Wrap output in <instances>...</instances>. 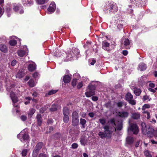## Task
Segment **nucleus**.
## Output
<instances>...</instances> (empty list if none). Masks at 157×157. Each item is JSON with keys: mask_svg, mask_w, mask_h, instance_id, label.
<instances>
[{"mask_svg": "<svg viewBox=\"0 0 157 157\" xmlns=\"http://www.w3.org/2000/svg\"><path fill=\"white\" fill-rule=\"evenodd\" d=\"M128 53V52L127 50H123L122 51V54L124 56L127 55Z\"/></svg>", "mask_w": 157, "mask_h": 157, "instance_id": "obj_61", "label": "nucleus"}, {"mask_svg": "<svg viewBox=\"0 0 157 157\" xmlns=\"http://www.w3.org/2000/svg\"><path fill=\"white\" fill-rule=\"evenodd\" d=\"M57 109V105L55 104L52 105V107L49 109L50 111L52 112L56 111Z\"/></svg>", "mask_w": 157, "mask_h": 157, "instance_id": "obj_33", "label": "nucleus"}, {"mask_svg": "<svg viewBox=\"0 0 157 157\" xmlns=\"http://www.w3.org/2000/svg\"><path fill=\"white\" fill-rule=\"evenodd\" d=\"M48 154L44 153H40L38 155V157H48Z\"/></svg>", "mask_w": 157, "mask_h": 157, "instance_id": "obj_45", "label": "nucleus"}, {"mask_svg": "<svg viewBox=\"0 0 157 157\" xmlns=\"http://www.w3.org/2000/svg\"><path fill=\"white\" fill-rule=\"evenodd\" d=\"M69 115H63V121L66 123H67L69 121Z\"/></svg>", "mask_w": 157, "mask_h": 157, "instance_id": "obj_40", "label": "nucleus"}, {"mask_svg": "<svg viewBox=\"0 0 157 157\" xmlns=\"http://www.w3.org/2000/svg\"><path fill=\"white\" fill-rule=\"evenodd\" d=\"M58 90H52L49 91L48 93L46 94L45 96L47 97L48 95H50L56 93L57 91Z\"/></svg>", "mask_w": 157, "mask_h": 157, "instance_id": "obj_29", "label": "nucleus"}, {"mask_svg": "<svg viewBox=\"0 0 157 157\" xmlns=\"http://www.w3.org/2000/svg\"><path fill=\"white\" fill-rule=\"evenodd\" d=\"M147 68L146 65L143 62H141L138 65V69L141 71H143L146 70Z\"/></svg>", "mask_w": 157, "mask_h": 157, "instance_id": "obj_12", "label": "nucleus"}, {"mask_svg": "<svg viewBox=\"0 0 157 157\" xmlns=\"http://www.w3.org/2000/svg\"><path fill=\"white\" fill-rule=\"evenodd\" d=\"M10 95L13 103H16L18 101V98L15 96V94L13 92H11Z\"/></svg>", "mask_w": 157, "mask_h": 157, "instance_id": "obj_14", "label": "nucleus"}, {"mask_svg": "<svg viewBox=\"0 0 157 157\" xmlns=\"http://www.w3.org/2000/svg\"><path fill=\"white\" fill-rule=\"evenodd\" d=\"M99 121L100 123L103 125L104 124L106 123L105 120L104 119H100Z\"/></svg>", "mask_w": 157, "mask_h": 157, "instance_id": "obj_46", "label": "nucleus"}, {"mask_svg": "<svg viewBox=\"0 0 157 157\" xmlns=\"http://www.w3.org/2000/svg\"><path fill=\"white\" fill-rule=\"evenodd\" d=\"M13 8L15 11L19 12L21 14H22L24 13L23 7L20 5L14 4Z\"/></svg>", "mask_w": 157, "mask_h": 157, "instance_id": "obj_10", "label": "nucleus"}, {"mask_svg": "<svg viewBox=\"0 0 157 157\" xmlns=\"http://www.w3.org/2000/svg\"><path fill=\"white\" fill-rule=\"evenodd\" d=\"M43 143L41 142L38 143L36 145L33 152L32 156L33 157H36L40 150L42 148Z\"/></svg>", "mask_w": 157, "mask_h": 157, "instance_id": "obj_4", "label": "nucleus"}, {"mask_svg": "<svg viewBox=\"0 0 157 157\" xmlns=\"http://www.w3.org/2000/svg\"><path fill=\"white\" fill-rule=\"evenodd\" d=\"M35 111L36 110L34 109L33 108L30 109L28 113L29 117H32L33 115L35 113Z\"/></svg>", "mask_w": 157, "mask_h": 157, "instance_id": "obj_36", "label": "nucleus"}, {"mask_svg": "<svg viewBox=\"0 0 157 157\" xmlns=\"http://www.w3.org/2000/svg\"><path fill=\"white\" fill-rule=\"evenodd\" d=\"M143 113L144 114H147V119H149L150 118V113L147 111H145L143 112Z\"/></svg>", "mask_w": 157, "mask_h": 157, "instance_id": "obj_53", "label": "nucleus"}, {"mask_svg": "<svg viewBox=\"0 0 157 157\" xmlns=\"http://www.w3.org/2000/svg\"><path fill=\"white\" fill-rule=\"evenodd\" d=\"M130 41L127 38H123L121 40V46L127 49H130L131 47V46L130 45Z\"/></svg>", "mask_w": 157, "mask_h": 157, "instance_id": "obj_7", "label": "nucleus"}, {"mask_svg": "<svg viewBox=\"0 0 157 157\" xmlns=\"http://www.w3.org/2000/svg\"><path fill=\"white\" fill-rule=\"evenodd\" d=\"M149 86L151 88H154L155 87V84L153 83H151L149 84Z\"/></svg>", "mask_w": 157, "mask_h": 157, "instance_id": "obj_64", "label": "nucleus"}, {"mask_svg": "<svg viewBox=\"0 0 157 157\" xmlns=\"http://www.w3.org/2000/svg\"><path fill=\"white\" fill-rule=\"evenodd\" d=\"M117 114L120 117L125 118L128 117L129 113L127 112H119L117 113Z\"/></svg>", "mask_w": 157, "mask_h": 157, "instance_id": "obj_13", "label": "nucleus"}, {"mask_svg": "<svg viewBox=\"0 0 157 157\" xmlns=\"http://www.w3.org/2000/svg\"><path fill=\"white\" fill-rule=\"evenodd\" d=\"M103 13L105 14H114L118 11V8L116 3L114 2L105 4L102 8Z\"/></svg>", "mask_w": 157, "mask_h": 157, "instance_id": "obj_3", "label": "nucleus"}, {"mask_svg": "<svg viewBox=\"0 0 157 157\" xmlns=\"http://www.w3.org/2000/svg\"><path fill=\"white\" fill-rule=\"evenodd\" d=\"M36 118L37 120V124L39 126H40L43 120L41 115L40 114H38L36 116Z\"/></svg>", "mask_w": 157, "mask_h": 157, "instance_id": "obj_19", "label": "nucleus"}, {"mask_svg": "<svg viewBox=\"0 0 157 157\" xmlns=\"http://www.w3.org/2000/svg\"><path fill=\"white\" fill-rule=\"evenodd\" d=\"M73 149H76L78 147V144L76 143H74L71 145Z\"/></svg>", "mask_w": 157, "mask_h": 157, "instance_id": "obj_50", "label": "nucleus"}, {"mask_svg": "<svg viewBox=\"0 0 157 157\" xmlns=\"http://www.w3.org/2000/svg\"><path fill=\"white\" fill-rule=\"evenodd\" d=\"M22 2L24 6H30L33 5V0H22Z\"/></svg>", "mask_w": 157, "mask_h": 157, "instance_id": "obj_15", "label": "nucleus"}, {"mask_svg": "<svg viewBox=\"0 0 157 157\" xmlns=\"http://www.w3.org/2000/svg\"><path fill=\"white\" fill-rule=\"evenodd\" d=\"M132 2H133L134 3H136V4H138V3L140 2V0H130Z\"/></svg>", "mask_w": 157, "mask_h": 157, "instance_id": "obj_56", "label": "nucleus"}, {"mask_svg": "<svg viewBox=\"0 0 157 157\" xmlns=\"http://www.w3.org/2000/svg\"><path fill=\"white\" fill-rule=\"evenodd\" d=\"M16 63H17L15 59L13 60L11 62V65L12 66H14L16 65Z\"/></svg>", "mask_w": 157, "mask_h": 157, "instance_id": "obj_58", "label": "nucleus"}, {"mask_svg": "<svg viewBox=\"0 0 157 157\" xmlns=\"http://www.w3.org/2000/svg\"><path fill=\"white\" fill-rule=\"evenodd\" d=\"M29 86L31 87H34L35 86V83L33 80L30 79L28 82Z\"/></svg>", "mask_w": 157, "mask_h": 157, "instance_id": "obj_32", "label": "nucleus"}, {"mask_svg": "<svg viewBox=\"0 0 157 157\" xmlns=\"http://www.w3.org/2000/svg\"><path fill=\"white\" fill-rule=\"evenodd\" d=\"M86 122V121L84 119L81 118L80 119V124L82 125V128H85V124Z\"/></svg>", "mask_w": 157, "mask_h": 157, "instance_id": "obj_31", "label": "nucleus"}, {"mask_svg": "<svg viewBox=\"0 0 157 157\" xmlns=\"http://www.w3.org/2000/svg\"><path fill=\"white\" fill-rule=\"evenodd\" d=\"M17 137L21 141L22 140H27L29 137V135L28 134L24 131H22L21 132L17 135Z\"/></svg>", "mask_w": 157, "mask_h": 157, "instance_id": "obj_6", "label": "nucleus"}, {"mask_svg": "<svg viewBox=\"0 0 157 157\" xmlns=\"http://www.w3.org/2000/svg\"><path fill=\"white\" fill-rule=\"evenodd\" d=\"M142 99L144 101H146L147 100H148L149 101H150L151 99V98H150L149 95H145L143 96Z\"/></svg>", "mask_w": 157, "mask_h": 157, "instance_id": "obj_34", "label": "nucleus"}, {"mask_svg": "<svg viewBox=\"0 0 157 157\" xmlns=\"http://www.w3.org/2000/svg\"><path fill=\"white\" fill-rule=\"evenodd\" d=\"M25 73L22 70H19L18 73L16 75V77L17 78H21L25 75Z\"/></svg>", "mask_w": 157, "mask_h": 157, "instance_id": "obj_24", "label": "nucleus"}, {"mask_svg": "<svg viewBox=\"0 0 157 157\" xmlns=\"http://www.w3.org/2000/svg\"><path fill=\"white\" fill-rule=\"evenodd\" d=\"M133 92L134 94L137 96L140 95L142 91L140 88H138L136 87H134L133 88Z\"/></svg>", "mask_w": 157, "mask_h": 157, "instance_id": "obj_17", "label": "nucleus"}, {"mask_svg": "<svg viewBox=\"0 0 157 157\" xmlns=\"http://www.w3.org/2000/svg\"><path fill=\"white\" fill-rule=\"evenodd\" d=\"M150 107V105H149L146 104L144 105L142 108V110H144L146 108H148Z\"/></svg>", "mask_w": 157, "mask_h": 157, "instance_id": "obj_47", "label": "nucleus"}, {"mask_svg": "<svg viewBox=\"0 0 157 157\" xmlns=\"http://www.w3.org/2000/svg\"><path fill=\"white\" fill-rule=\"evenodd\" d=\"M108 122L110 123L109 126L106 125L103 127L105 129L104 132H100L98 133V135L101 138L105 137L107 134H110L113 132L116 131L115 119L113 118L110 119Z\"/></svg>", "mask_w": 157, "mask_h": 157, "instance_id": "obj_1", "label": "nucleus"}, {"mask_svg": "<svg viewBox=\"0 0 157 157\" xmlns=\"http://www.w3.org/2000/svg\"><path fill=\"white\" fill-rule=\"evenodd\" d=\"M140 141L139 140H137L135 144V147L136 148L138 147V146H139V144H140Z\"/></svg>", "mask_w": 157, "mask_h": 157, "instance_id": "obj_60", "label": "nucleus"}, {"mask_svg": "<svg viewBox=\"0 0 157 157\" xmlns=\"http://www.w3.org/2000/svg\"><path fill=\"white\" fill-rule=\"evenodd\" d=\"M61 134L59 133H56L54 135L56 139L59 138L60 137Z\"/></svg>", "mask_w": 157, "mask_h": 157, "instance_id": "obj_55", "label": "nucleus"}, {"mask_svg": "<svg viewBox=\"0 0 157 157\" xmlns=\"http://www.w3.org/2000/svg\"><path fill=\"white\" fill-rule=\"evenodd\" d=\"M56 9V5L54 2H52L49 7L48 8V13L49 14H51L53 13Z\"/></svg>", "mask_w": 157, "mask_h": 157, "instance_id": "obj_11", "label": "nucleus"}, {"mask_svg": "<svg viewBox=\"0 0 157 157\" xmlns=\"http://www.w3.org/2000/svg\"><path fill=\"white\" fill-rule=\"evenodd\" d=\"M85 139V136H82L81 137L80 142L82 145H85L86 144Z\"/></svg>", "mask_w": 157, "mask_h": 157, "instance_id": "obj_38", "label": "nucleus"}, {"mask_svg": "<svg viewBox=\"0 0 157 157\" xmlns=\"http://www.w3.org/2000/svg\"><path fill=\"white\" fill-rule=\"evenodd\" d=\"M102 45V48L104 50L107 51L109 50V44L108 43L104 41L103 42Z\"/></svg>", "mask_w": 157, "mask_h": 157, "instance_id": "obj_23", "label": "nucleus"}, {"mask_svg": "<svg viewBox=\"0 0 157 157\" xmlns=\"http://www.w3.org/2000/svg\"><path fill=\"white\" fill-rule=\"evenodd\" d=\"M88 88L89 91L86 92L85 93L86 96L87 97H89L94 95L95 94L94 91V86L92 85L89 86H88Z\"/></svg>", "mask_w": 157, "mask_h": 157, "instance_id": "obj_9", "label": "nucleus"}, {"mask_svg": "<svg viewBox=\"0 0 157 157\" xmlns=\"http://www.w3.org/2000/svg\"><path fill=\"white\" fill-rule=\"evenodd\" d=\"M71 79V77L70 76L68 75H65L63 77V80L64 83H67L70 82Z\"/></svg>", "mask_w": 157, "mask_h": 157, "instance_id": "obj_16", "label": "nucleus"}, {"mask_svg": "<svg viewBox=\"0 0 157 157\" xmlns=\"http://www.w3.org/2000/svg\"><path fill=\"white\" fill-rule=\"evenodd\" d=\"M125 100L128 101L129 103L132 105H135L136 103V101L133 99V96L129 92L127 93L125 95Z\"/></svg>", "mask_w": 157, "mask_h": 157, "instance_id": "obj_5", "label": "nucleus"}, {"mask_svg": "<svg viewBox=\"0 0 157 157\" xmlns=\"http://www.w3.org/2000/svg\"><path fill=\"white\" fill-rule=\"evenodd\" d=\"M141 130L143 134L147 135L149 137H152L154 136L157 138V131L155 130L153 127L149 125H147L144 122L141 124Z\"/></svg>", "mask_w": 157, "mask_h": 157, "instance_id": "obj_2", "label": "nucleus"}, {"mask_svg": "<svg viewBox=\"0 0 157 157\" xmlns=\"http://www.w3.org/2000/svg\"><path fill=\"white\" fill-rule=\"evenodd\" d=\"M129 129L134 134H137L138 132V127L136 124H131L129 127Z\"/></svg>", "mask_w": 157, "mask_h": 157, "instance_id": "obj_8", "label": "nucleus"}, {"mask_svg": "<svg viewBox=\"0 0 157 157\" xmlns=\"http://www.w3.org/2000/svg\"><path fill=\"white\" fill-rule=\"evenodd\" d=\"M88 116L91 117H93L94 116V114L93 112L90 113L88 114Z\"/></svg>", "mask_w": 157, "mask_h": 157, "instance_id": "obj_63", "label": "nucleus"}, {"mask_svg": "<svg viewBox=\"0 0 157 157\" xmlns=\"http://www.w3.org/2000/svg\"><path fill=\"white\" fill-rule=\"evenodd\" d=\"M123 27V25L122 24H118L117 26V28L119 30H120L122 29Z\"/></svg>", "mask_w": 157, "mask_h": 157, "instance_id": "obj_57", "label": "nucleus"}, {"mask_svg": "<svg viewBox=\"0 0 157 157\" xmlns=\"http://www.w3.org/2000/svg\"><path fill=\"white\" fill-rule=\"evenodd\" d=\"M0 50L4 53H6L7 52L8 48L6 45L2 44H0Z\"/></svg>", "mask_w": 157, "mask_h": 157, "instance_id": "obj_20", "label": "nucleus"}, {"mask_svg": "<svg viewBox=\"0 0 157 157\" xmlns=\"http://www.w3.org/2000/svg\"><path fill=\"white\" fill-rule=\"evenodd\" d=\"M10 44L11 46H14L17 44V41L14 40H12L10 41Z\"/></svg>", "mask_w": 157, "mask_h": 157, "instance_id": "obj_41", "label": "nucleus"}, {"mask_svg": "<svg viewBox=\"0 0 157 157\" xmlns=\"http://www.w3.org/2000/svg\"><path fill=\"white\" fill-rule=\"evenodd\" d=\"M20 118L21 120L22 121H25L27 119V117L25 116L24 115H22L20 117Z\"/></svg>", "mask_w": 157, "mask_h": 157, "instance_id": "obj_51", "label": "nucleus"}, {"mask_svg": "<svg viewBox=\"0 0 157 157\" xmlns=\"http://www.w3.org/2000/svg\"><path fill=\"white\" fill-rule=\"evenodd\" d=\"M28 69L30 71H33L36 69V65L35 63L29 64Z\"/></svg>", "mask_w": 157, "mask_h": 157, "instance_id": "obj_18", "label": "nucleus"}, {"mask_svg": "<svg viewBox=\"0 0 157 157\" xmlns=\"http://www.w3.org/2000/svg\"><path fill=\"white\" fill-rule=\"evenodd\" d=\"M83 86V84L82 82H79L77 86V87L78 89H79L81 88Z\"/></svg>", "mask_w": 157, "mask_h": 157, "instance_id": "obj_52", "label": "nucleus"}, {"mask_svg": "<svg viewBox=\"0 0 157 157\" xmlns=\"http://www.w3.org/2000/svg\"><path fill=\"white\" fill-rule=\"evenodd\" d=\"M107 108H112V105L111 101H109L107 103H106L104 105Z\"/></svg>", "mask_w": 157, "mask_h": 157, "instance_id": "obj_37", "label": "nucleus"}, {"mask_svg": "<svg viewBox=\"0 0 157 157\" xmlns=\"http://www.w3.org/2000/svg\"><path fill=\"white\" fill-rule=\"evenodd\" d=\"M72 119H78V114L76 111L73 112L71 115Z\"/></svg>", "mask_w": 157, "mask_h": 157, "instance_id": "obj_30", "label": "nucleus"}, {"mask_svg": "<svg viewBox=\"0 0 157 157\" xmlns=\"http://www.w3.org/2000/svg\"><path fill=\"white\" fill-rule=\"evenodd\" d=\"M92 100L94 101H96L98 100V98L97 96H92L91 98Z\"/></svg>", "mask_w": 157, "mask_h": 157, "instance_id": "obj_59", "label": "nucleus"}, {"mask_svg": "<svg viewBox=\"0 0 157 157\" xmlns=\"http://www.w3.org/2000/svg\"><path fill=\"white\" fill-rule=\"evenodd\" d=\"M69 113L70 111L68 107H65L63 108V115H69Z\"/></svg>", "mask_w": 157, "mask_h": 157, "instance_id": "obj_26", "label": "nucleus"}, {"mask_svg": "<svg viewBox=\"0 0 157 157\" xmlns=\"http://www.w3.org/2000/svg\"><path fill=\"white\" fill-rule=\"evenodd\" d=\"M148 90L152 92L153 93H155L156 92L155 89H152L151 88H149L148 89Z\"/></svg>", "mask_w": 157, "mask_h": 157, "instance_id": "obj_62", "label": "nucleus"}, {"mask_svg": "<svg viewBox=\"0 0 157 157\" xmlns=\"http://www.w3.org/2000/svg\"><path fill=\"white\" fill-rule=\"evenodd\" d=\"M115 124V128L116 129V130H121L122 128V124L121 123H119L117 125L116 127V124Z\"/></svg>", "mask_w": 157, "mask_h": 157, "instance_id": "obj_35", "label": "nucleus"}, {"mask_svg": "<svg viewBox=\"0 0 157 157\" xmlns=\"http://www.w3.org/2000/svg\"><path fill=\"white\" fill-rule=\"evenodd\" d=\"M126 141L127 144H132L133 143L134 139L132 137L128 136L127 138Z\"/></svg>", "mask_w": 157, "mask_h": 157, "instance_id": "obj_28", "label": "nucleus"}, {"mask_svg": "<svg viewBox=\"0 0 157 157\" xmlns=\"http://www.w3.org/2000/svg\"><path fill=\"white\" fill-rule=\"evenodd\" d=\"M46 108L45 107L41 108L40 109V112L41 113H43L46 110Z\"/></svg>", "mask_w": 157, "mask_h": 157, "instance_id": "obj_54", "label": "nucleus"}, {"mask_svg": "<svg viewBox=\"0 0 157 157\" xmlns=\"http://www.w3.org/2000/svg\"><path fill=\"white\" fill-rule=\"evenodd\" d=\"M79 119H72V124L73 126L78 125L79 123Z\"/></svg>", "mask_w": 157, "mask_h": 157, "instance_id": "obj_27", "label": "nucleus"}, {"mask_svg": "<svg viewBox=\"0 0 157 157\" xmlns=\"http://www.w3.org/2000/svg\"><path fill=\"white\" fill-rule=\"evenodd\" d=\"M77 82V79L76 78L73 79L72 82V85L73 86H74L76 85Z\"/></svg>", "mask_w": 157, "mask_h": 157, "instance_id": "obj_43", "label": "nucleus"}, {"mask_svg": "<svg viewBox=\"0 0 157 157\" xmlns=\"http://www.w3.org/2000/svg\"><path fill=\"white\" fill-rule=\"evenodd\" d=\"M17 53L19 56L22 57L26 54V51L23 50H19L17 51Z\"/></svg>", "mask_w": 157, "mask_h": 157, "instance_id": "obj_22", "label": "nucleus"}, {"mask_svg": "<svg viewBox=\"0 0 157 157\" xmlns=\"http://www.w3.org/2000/svg\"><path fill=\"white\" fill-rule=\"evenodd\" d=\"M117 106L119 108H121V107L123 105H126V103H124V102L120 101H119L118 102H117L116 104Z\"/></svg>", "mask_w": 157, "mask_h": 157, "instance_id": "obj_39", "label": "nucleus"}, {"mask_svg": "<svg viewBox=\"0 0 157 157\" xmlns=\"http://www.w3.org/2000/svg\"><path fill=\"white\" fill-rule=\"evenodd\" d=\"M36 2L40 4H42L46 2V0H36Z\"/></svg>", "mask_w": 157, "mask_h": 157, "instance_id": "obj_44", "label": "nucleus"}, {"mask_svg": "<svg viewBox=\"0 0 157 157\" xmlns=\"http://www.w3.org/2000/svg\"><path fill=\"white\" fill-rule=\"evenodd\" d=\"M144 153L146 157H152L151 155L148 151H145Z\"/></svg>", "mask_w": 157, "mask_h": 157, "instance_id": "obj_42", "label": "nucleus"}, {"mask_svg": "<svg viewBox=\"0 0 157 157\" xmlns=\"http://www.w3.org/2000/svg\"><path fill=\"white\" fill-rule=\"evenodd\" d=\"M132 118L134 119H137L140 118V114L139 113H135L132 114Z\"/></svg>", "mask_w": 157, "mask_h": 157, "instance_id": "obj_25", "label": "nucleus"}, {"mask_svg": "<svg viewBox=\"0 0 157 157\" xmlns=\"http://www.w3.org/2000/svg\"><path fill=\"white\" fill-rule=\"evenodd\" d=\"M39 74L37 72H35L33 75V77L34 78H36L39 76Z\"/></svg>", "mask_w": 157, "mask_h": 157, "instance_id": "obj_48", "label": "nucleus"}, {"mask_svg": "<svg viewBox=\"0 0 157 157\" xmlns=\"http://www.w3.org/2000/svg\"><path fill=\"white\" fill-rule=\"evenodd\" d=\"M75 50H74L72 51H70L68 52L67 56V57L68 59H70L71 58L73 57L75 55Z\"/></svg>", "mask_w": 157, "mask_h": 157, "instance_id": "obj_21", "label": "nucleus"}, {"mask_svg": "<svg viewBox=\"0 0 157 157\" xmlns=\"http://www.w3.org/2000/svg\"><path fill=\"white\" fill-rule=\"evenodd\" d=\"M27 150L26 149L23 150L21 152V154L23 156H25L27 155Z\"/></svg>", "mask_w": 157, "mask_h": 157, "instance_id": "obj_49", "label": "nucleus"}]
</instances>
